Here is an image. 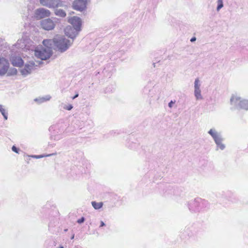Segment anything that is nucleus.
<instances>
[{"mask_svg": "<svg viewBox=\"0 0 248 248\" xmlns=\"http://www.w3.org/2000/svg\"><path fill=\"white\" fill-rule=\"evenodd\" d=\"M54 46L61 52L65 51L73 43V41L64 38L62 36L57 35L54 37Z\"/></svg>", "mask_w": 248, "mask_h": 248, "instance_id": "f257e3e1", "label": "nucleus"}, {"mask_svg": "<svg viewBox=\"0 0 248 248\" xmlns=\"http://www.w3.org/2000/svg\"><path fill=\"white\" fill-rule=\"evenodd\" d=\"M52 54V49L49 47H44L42 46L37 47L35 51L34 54L36 57L41 60H46L49 58Z\"/></svg>", "mask_w": 248, "mask_h": 248, "instance_id": "f03ea898", "label": "nucleus"}, {"mask_svg": "<svg viewBox=\"0 0 248 248\" xmlns=\"http://www.w3.org/2000/svg\"><path fill=\"white\" fill-rule=\"evenodd\" d=\"M42 62L41 61H37L35 62L33 61H30L28 63H26L24 67L20 69V73L24 77L30 74L33 70L35 69L36 66H38Z\"/></svg>", "mask_w": 248, "mask_h": 248, "instance_id": "7ed1b4c3", "label": "nucleus"}, {"mask_svg": "<svg viewBox=\"0 0 248 248\" xmlns=\"http://www.w3.org/2000/svg\"><path fill=\"white\" fill-rule=\"evenodd\" d=\"M40 4L49 8H55L61 6V0H39Z\"/></svg>", "mask_w": 248, "mask_h": 248, "instance_id": "20e7f679", "label": "nucleus"}, {"mask_svg": "<svg viewBox=\"0 0 248 248\" xmlns=\"http://www.w3.org/2000/svg\"><path fill=\"white\" fill-rule=\"evenodd\" d=\"M50 16L49 10L44 8H40L35 10L34 17L37 19H40L45 17H49Z\"/></svg>", "mask_w": 248, "mask_h": 248, "instance_id": "39448f33", "label": "nucleus"}, {"mask_svg": "<svg viewBox=\"0 0 248 248\" xmlns=\"http://www.w3.org/2000/svg\"><path fill=\"white\" fill-rule=\"evenodd\" d=\"M40 25L44 30L50 31L55 28V23L51 18H47L41 20Z\"/></svg>", "mask_w": 248, "mask_h": 248, "instance_id": "423d86ee", "label": "nucleus"}, {"mask_svg": "<svg viewBox=\"0 0 248 248\" xmlns=\"http://www.w3.org/2000/svg\"><path fill=\"white\" fill-rule=\"evenodd\" d=\"M80 31H78L76 28L72 27V26H68L64 29L65 35L72 39L73 41Z\"/></svg>", "mask_w": 248, "mask_h": 248, "instance_id": "0eeeda50", "label": "nucleus"}, {"mask_svg": "<svg viewBox=\"0 0 248 248\" xmlns=\"http://www.w3.org/2000/svg\"><path fill=\"white\" fill-rule=\"evenodd\" d=\"M87 0H75L73 3L74 9L82 12L86 8Z\"/></svg>", "mask_w": 248, "mask_h": 248, "instance_id": "6e6552de", "label": "nucleus"}, {"mask_svg": "<svg viewBox=\"0 0 248 248\" xmlns=\"http://www.w3.org/2000/svg\"><path fill=\"white\" fill-rule=\"evenodd\" d=\"M201 86L200 80L198 78L195 79L194 81V95L197 100L202 99V96L201 94V90L200 89Z\"/></svg>", "mask_w": 248, "mask_h": 248, "instance_id": "1a4fd4ad", "label": "nucleus"}, {"mask_svg": "<svg viewBox=\"0 0 248 248\" xmlns=\"http://www.w3.org/2000/svg\"><path fill=\"white\" fill-rule=\"evenodd\" d=\"M242 99L235 94H233L230 99V104L232 106L231 109H239Z\"/></svg>", "mask_w": 248, "mask_h": 248, "instance_id": "9d476101", "label": "nucleus"}, {"mask_svg": "<svg viewBox=\"0 0 248 248\" xmlns=\"http://www.w3.org/2000/svg\"><path fill=\"white\" fill-rule=\"evenodd\" d=\"M208 133L212 137L215 142L218 140H224L221 133L218 132L215 128H213L208 131Z\"/></svg>", "mask_w": 248, "mask_h": 248, "instance_id": "9b49d317", "label": "nucleus"}, {"mask_svg": "<svg viewBox=\"0 0 248 248\" xmlns=\"http://www.w3.org/2000/svg\"><path fill=\"white\" fill-rule=\"evenodd\" d=\"M9 62L4 58H0V76L4 75L9 68Z\"/></svg>", "mask_w": 248, "mask_h": 248, "instance_id": "f8f14e48", "label": "nucleus"}, {"mask_svg": "<svg viewBox=\"0 0 248 248\" xmlns=\"http://www.w3.org/2000/svg\"><path fill=\"white\" fill-rule=\"evenodd\" d=\"M68 21L72 24V27L76 28L78 31L81 30V20L79 17L73 16L69 19Z\"/></svg>", "mask_w": 248, "mask_h": 248, "instance_id": "ddd939ff", "label": "nucleus"}, {"mask_svg": "<svg viewBox=\"0 0 248 248\" xmlns=\"http://www.w3.org/2000/svg\"><path fill=\"white\" fill-rule=\"evenodd\" d=\"M11 62L14 66L20 67L23 64V61L20 57H12Z\"/></svg>", "mask_w": 248, "mask_h": 248, "instance_id": "4468645a", "label": "nucleus"}, {"mask_svg": "<svg viewBox=\"0 0 248 248\" xmlns=\"http://www.w3.org/2000/svg\"><path fill=\"white\" fill-rule=\"evenodd\" d=\"M43 46L42 47L49 48L52 49L53 46H54V38L53 39H46L43 41Z\"/></svg>", "mask_w": 248, "mask_h": 248, "instance_id": "2eb2a0df", "label": "nucleus"}, {"mask_svg": "<svg viewBox=\"0 0 248 248\" xmlns=\"http://www.w3.org/2000/svg\"><path fill=\"white\" fill-rule=\"evenodd\" d=\"M16 46L19 48H21L22 49H28L27 45L25 44V40L24 39H21L20 40H18L16 44Z\"/></svg>", "mask_w": 248, "mask_h": 248, "instance_id": "dca6fc26", "label": "nucleus"}, {"mask_svg": "<svg viewBox=\"0 0 248 248\" xmlns=\"http://www.w3.org/2000/svg\"><path fill=\"white\" fill-rule=\"evenodd\" d=\"M51 96L49 95H47L44 97L36 98L34 100V101L37 102L38 104H41L49 100Z\"/></svg>", "mask_w": 248, "mask_h": 248, "instance_id": "f3484780", "label": "nucleus"}, {"mask_svg": "<svg viewBox=\"0 0 248 248\" xmlns=\"http://www.w3.org/2000/svg\"><path fill=\"white\" fill-rule=\"evenodd\" d=\"M239 108L248 110V100L242 99Z\"/></svg>", "mask_w": 248, "mask_h": 248, "instance_id": "a211bd4d", "label": "nucleus"}, {"mask_svg": "<svg viewBox=\"0 0 248 248\" xmlns=\"http://www.w3.org/2000/svg\"><path fill=\"white\" fill-rule=\"evenodd\" d=\"M0 112L3 115L4 119L6 120L8 119V112L4 107L2 105H0Z\"/></svg>", "mask_w": 248, "mask_h": 248, "instance_id": "6ab92c4d", "label": "nucleus"}, {"mask_svg": "<svg viewBox=\"0 0 248 248\" xmlns=\"http://www.w3.org/2000/svg\"><path fill=\"white\" fill-rule=\"evenodd\" d=\"M92 205L95 209L98 210L102 207L103 203L102 202H96L93 201L92 202Z\"/></svg>", "mask_w": 248, "mask_h": 248, "instance_id": "aec40b11", "label": "nucleus"}, {"mask_svg": "<svg viewBox=\"0 0 248 248\" xmlns=\"http://www.w3.org/2000/svg\"><path fill=\"white\" fill-rule=\"evenodd\" d=\"M223 140H218L216 142H215L216 144L217 145V150L218 149H220L221 150H223L225 148V145L223 143Z\"/></svg>", "mask_w": 248, "mask_h": 248, "instance_id": "412c9836", "label": "nucleus"}, {"mask_svg": "<svg viewBox=\"0 0 248 248\" xmlns=\"http://www.w3.org/2000/svg\"><path fill=\"white\" fill-rule=\"evenodd\" d=\"M55 14L56 16L63 17L65 16V12L62 9H56L55 10Z\"/></svg>", "mask_w": 248, "mask_h": 248, "instance_id": "4be33fe9", "label": "nucleus"}, {"mask_svg": "<svg viewBox=\"0 0 248 248\" xmlns=\"http://www.w3.org/2000/svg\"><path fill=\"white\" fill-rule=\"evenodd\" d=\"M217 11H219L223 7V0H217Z\"/></svg>", "mask_w": 248, "mask_h": 248, "instance_id": "5701e85b", "label": "nucleus"}, {"mask_svg": "<svg viewBox=\"0 0 248 248\" xmlns=\"http://www.w3.org/2000/svg\"><path fill=\"white\" fill-rule=\"evenodd\" d=\"M56 154H57V153H53V154L46 155H31V156L33 158H42V157H43L45 156H52L53 155H55Z\"/></svg>", "mask_w": 248, "mask_h": 248, "instance_id": "b1692460", "label": "nucleus"}, {"mask_svg": "<svg viewBox=\"0 0 248 248\" xmlns=\"http://www.w3.org/2000/svg\"><path fill=\"white\" fill-rule=\"evenodd\" d=\"M63 108L66 110H70L72 109L73 106L72 105H69L68 106H64Z\"/></svg>", "mask_w": 248, "mask_h": 248, "instance_id": "393cba45", "label": "nucleus"}, {"mask_svg": "<svg viewBox=\"0 0 248 248\" xmlns=\"http://www.w3.org/2000/svg\"><path fill=\"white\" fill-rule=\"evenodd\" d=\"M12 150L13 152L16 153H18L19 149L16 148L15 146H13Z\"/></svg>", "mask_w": 248, "mask_h": 248, "instance_id": "a878e982", "label": "nucleus"}, {"mask_svg": "<svg viewBox=\"0 0 248 248\" xmlns=\"http://www.w3.org/2000/svg\"><path fill=\"white\" fill-rule=\"evenodd\" d=\"M85 221V218L84 217H82L80 219H78L77 222L79 224H81Z\"/></svg>", "mask_w": 248, "mask_h": 248, "instance_id": "bb28decb", "label": "nucleus"}, {"mask_svg": "<svg viewBox=\"0 0 248 248\" xmlns=\"http://www.w3.org/2000/svg\"><path fill=\"white\" fill-rule=\"evenodd\" d=\"M174 104V102L173 101H170V102L169 103L168 106L170 108H172V105Z\"/></svg>", "mask_w": 248, "mask_h": 248, "instance_id": "cd10ccee", "label": "nucleus"}, {"mask_svg": "<svg viewBox=\"0 0 248 248\" xmlns=\"http://www.w3.org/2000/svg\"><path fill=\"white\" fill-rule=\"evenodd\" d=\"M196 37H192V38L191 39L190 41H191V42H194V41H196Z\"/></svg>", "mask_w": 248, "mask_h": 248, "instance_id": "c85d7f7f", "label": "nucleus"}, {"mask_svg": "<svg viewBox=\"0 0 248 248\" xmlns=\"http://www.w3.org/2000/svg\"><path fill=\"white\" fill-rule=\"evenodd\" d=\"M105 225V224L104 223V222L102 221H101V223H100V227H103V226H104Z\"/></svg>", "mask_w": 248, "mask_h": 248, "instance_id": "c756f323", "label": "nucleus"}, {"mask_svg": "<svg viewBox=\"0 0 248 248\" xmlns=\"http://www.w3.org/2000/svg\"><path fill=\"white\" fill-rule=\"evenodd\" d=\"M78 96V94L77 93L74 96L72 97L73 99H74Z\"/></svg>", "mask_w": 248, "mask_h": 248, "instance_id": "7c9ffc66", "label": "nucleus"}, {"mask_svg": "<svg viewBox=\"0 0 248 248\" xmlns=\"http://www.w3.org/2000/svg\"><path fill=\"white\" fill-rule=\"evenodd\" d=\"M74 238V235H73L72 236V237H71V239H73Z\"/></svg>", "mask_w": 248, "mask_h": 248, "instance_id": "2f4dec72", "label": "nucleus"}, {"mask_svg": "<svg viewBox=\"0 0 248 248\" xmlns=\"http://www.w3.org/2000/svg\"><path fill=\"white\" fill-rule=\"evenodd\" d=\"M64 248L62 246V247H60V248Z\"/></svg>", "mask_w": 248, "mask_h": 248, "instance_id": "473e14b6", "label": "nucleus"}]
</instances>
